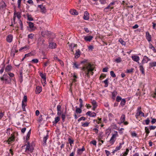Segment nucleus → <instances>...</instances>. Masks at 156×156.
<instances>
[{
  "label": "nucleus",
  "mask_w": 156,
  "mask_h": 156,
  "mask_svg": "<svg viewBox=\"0 0 156 156\" xmlns=\"http://www.w3.org/2000/svg\"><path fill=\"white\" fill-rule=\"evenodd\" d=\"M80 63L83 64L81 69L83 76L85 77H87L89 78V73H91L92 75H93L94 73L93 72L94 69V65L88 62V60L86 59H84L81 61Z\"/></svg>",
  "instance_id": "1"
},
{
  "label": "nucleus",
  "mask_w": 156,
  "mask_h": 156,
  "mask_svg": "<svg viewBox=\"0 0 156 156\" xmlns=\"http://www.w3.org/2000/svg\"><path fill=\"white\" fill-rule=\"evenodd\" d=\"M26 146L25 152L27 154H30L32 153L34 150V148L32 145H30L29 142L28 141H26L25 145L23 147Z\"/></svg>",
  "instance_id": "2"
},
{
  "label": "nucleus",
  "mask_w": 156,
  "mask_h": 156,
  "mask_svg": "<svg viewBox=\"0 0 156 156\" xmlns=\"http://www.w3.org/2000/svg\"><path fill=\"white\" fill-rule=\"evenodd\" d=\"M41 34L42 36L43 37L48 38H49L51 37L53 38H55V37L54 34L51 33L50 31L46 30L42 31L41 32Z\"/></svg>",
  "instance_id": "3"
},
{
  "label": "nucleus",
  "mask_w": 156,
  "mask_h": 156,
  "mask_svg": "<svg viewBox=\"0 0 156 156\" xmlns=\"http://www.w3.org/2000/svg\"><path fill=\"white\" fill-rule=\"evenodd\" d=\"M54 38L51 37L48 39V48L50 49H55L57 47V44L56 43L53 41Z\"/></svg>",
  "instance_id": "4"
},
{
  "label": "nucleus",
  "mask_w": 156,
  "mask_h": 156,
  "mask_svg": "<svg viewBox=\"0 0 156 156\" xmlns=\"http://www.w3.org/2000/svg\"><path fill=\"white\" fill-rule=\"evenodd\" d=\"M114 133V134H112V136L109 141L110 143L111 144V145L113 144L116 140V138L119 136L117 131H115Z\"/></svg>",
  "instance_id": "5"
},
{
  "label": "nucleus",
  "mask_w": 156,
  "mask_h": 156,
  "mask_svg": "<svg viewBox=\"0 0 156 156\" xmlns=\"http://www.w3.org/2000/svg\"><path fill=\"white\" fill-rule=\"evenodd\" d=\"M115 4V2H113L110 3L106 7H105L104 9V11L105 12H108L110 11V9L111 5H113Z\"/></svg>",
  "instance_id": "6"
},
{
  "label": "nucleus",
  "mask_w": 156,
  "mask_h": 156,
  "mask_svg": "<svg viewBox=\"0 0 156 156\" xmlns=\"http://www.w3.org/2000/svg\"><path fill=\"white\" fill-rule=\"evenodd\" d=\"M84 39L86 42H90L93 38V37L92 35L84 36Z\"/></svg>",
  "instance_id": "7"
},
{
  "label": "nucleus",
  "mask_w": 156,
  "mask_h": 156,
  "mask_svg": "<svg viewBox=\"0 0 156 156\" xmlns=\"http://www.w3.org/2000/svg\"><path fill=\"white\" fill-rule=\"evenodd\" d=\"M131 58L135 62H137L138 64L140 63L139 62V61L140 60V57L139 56L134 55L132 56Z\"/></svg>",
  "instance_id": "8"
},
{
  "label": "nucleus",
  "mask_w": 156,
  "mask_h": 156,
  "mask_svg": "<svg viewBox=\"0 0 156 156\" xmlns=\"http://www.w3.org/2000/svg\"><path fill=\"white\" fill-rule=\"evenodd\" d=\"M151 59L149 58L146 56L145 55L144 56L143 58L142 61L141 63L144 64L145 63H147L148 62L151 61Z\"/></svg>",
  "instance_id": "9"
},
{
  "label": "nucleus",
  "mask_w": 156,
  "mask_h": 156,
  "mask_svg": "<svg viewBox=\"0 0 156 156\" xmlns=\"http://www.w3.org/2000/svg\"><path fill=\"white\" fill-rule=\"evenodd\" d=\"M145 37H146V39L147 40V41L149 42H150V41H151V35L150 34L149 32L147 31L146 32Z\"/></svg>",
  "instance_id": "10"
},
{
  "label": "nucleus",
  "mask_w": 156,
  "mask_h": 156,
  "mask_svg": "<svg viewBox=\"0 0 156 156\" xmlns=\"http://www.w3.org/2000/svg\"><path fill=\"white\" fill-rule=\"evenodd\" d=\"M38 7L40 9L41 12L43 13H45L46 11V9L44 6L42 5H38Z\"/></svg>",
  "instance_id": "11"
},
{
  "label": "nucleus",
  "mask_w": 156,
  "mask_h": 156,
  "mask_svg": "<svg viewBox=\"0 0 156 156\" xmlns=\"http://www.w3.org/2000/svg\"><path fill=\"white\" fill-rule=\"evenodd\" d=\"M140 116L143 117L144 116V113L141 111H140L137 112L135 115V117L137 119H138V117Z\"/></svg>",
  "instance_id": "12"
},
{
  "label": "nucleus",
  "mask_w": 156,
  "mask_h": 156,
  "mask_svg": "<svg viewBox=\"0 0 156 156\" xmlns=\"http://www.w3.org/2000/svg\"><path fill=\"white\" fill-rule=\"evenodd\" d=\"M87 115H88L90 117H94L96 115V113L94 112H92L91 111H88L86 113Z\"/></svg>",
  "instance_id": "13"
},
{
  "label": "nucleus",
  "mask_w": 156,
  "mask_h": 156,
  "mask_svg": "<svg viewBox=\"0 0 156 156\" xmlns=\"http://www.w3.org/2000/svg\"><path fill=\"white\" fill-rule=\"evenodd\" d=\"M42 91V87L39 86H37L35 90V92L36 94H40Z\"/></svg>",
  "instance_id": "14"
},
{
  "label": "nucleus",
  "mask_w": 156,
  "mask_h": 156,
  "mask_svg": "<svg viewBox=\"0 0 156 156\" xmlns=\"http://www.w3.org/2000/svg\"><path fill=\"white\" fill-rule=\"evenodd\" d=\"M89 14L88 12L87 11H85L83 16V19L85 20H88L89 19Z\"/></svg>",
  "instance_id": "15"
},
{
  "label": "nucleus",
  "mask_w": 156,
  "mask_h": 156,
  "mask_svg": "<svg viewBox=\"0 0 156 156\" xmlns=\"http://www.w3.org/2000/svg\"><path fill=\"white\" fill-rule=\"evenodd\" d=\"M143 64H142V63H139V68H140V70L141 72L143 74H145V72H144V68L143 65Z\"/></svg>",
  "instance_id": "16"
},
{
  "label": "nucleus",
  "mask_w": 156,
  "mask_h": 156,
  "mask_svg": "<svg viewBox=\"0 0 156 156\" xmlns=\"http://www.w3.org/2000/svg\"><path fill=\"white\" fill-rule=\"evenodd\" d=\"M6 5L3 1H1L0 2V9H3L5 8Z\"/></svg>",
  "instance_id": "17"
},
{
  "label": "nucleus",
  "mask_w": 156,
  "mask_h": 156,
  "mask_svg": "<svg viewBox=\"0 0 156 156\" xmlns=\"http://www.w3.org/2000/svg\"><path fill=\"white\" fill-rule=\"evenodd\" d=\"M85 150V149L84 148V146H83L81 149H78L77 151V154L79 155H81L83 153V151H84Z\"/></svg>",
  "instance_id": "18"
},
{
  "label": "nucleus",
  "mask_w": 156,
  "mask_h": 156,
  "mask_svg": "<svg viewBox=\"0 0 156 156\" xmlns=\"http://www.w3.org/2000/svg\"><path fill=\"white\" fill-rule=\"evenodd\" d=\"M16 135V133H14L10 135V144L12 143V142L14 141L15 136Z\"/></svg>",
  "instance_id": "19"
},
{
  "label": "nucleus",
  "mask_w": 156,
  "mask_h": 156,
  "mask_svg": "<svg viewBox=\"0 0 156 156\" xmlns=\"http://www.w3.org/2000/svg\"><path fill=\"white\" fill-rule=\"evenodd\" d=\"M70 13L73 15H77L78 14V12L76 10L71 9L70 10Z\"/></svg>",
  "instance_id": "20"
},
{
  "label": "nucleus",
  "mask_w": 156,
  "mask_h": 156,
  "mask_svg": "<svg viewBox=\"0 0 156 156\" xmlns=\"http://www.w3.org/2000/svg\"><path fill=\"white\" fill-rule=\"evenodd\" d=\"M124 144V142L123 141L122 143H120L119 144V145L118 146L116 147L115 149V151H118L122 147V145Z\"/></svg>",
  "instance_id": "21"
},
{
  "label": "nucleus",
  "mask_w": 156,
  "mask_h": 156,
  "mask_svg": "<svg viewBox=\"0 0 156 156\" xmlns=\"http://www.w3.org/2000/svg\"><path fill=\"white\" fill-rule=\"evenodd\" d=\"M148 47L149 48L151 49L154 53H156V50L155 49L154 47L153 46L151 43H149V44L148 45Z\"/></svg>",
  "instance_id": "22"
},
{
  "label": "nucleus",
  "mask_w": 156,
  "mask_h": 156,
  "mask_svg": "<svg viewBox=\"0 0 156 156\" xmlns=\"http://www.w3.org/2000/svg\"><path fill=\"white\" fill-rule=\"evenodd\" d=\"M60 118L58 116L55 117V121L52 122L53 125L56 126V124L60 120Z\"/></svg>",
  "instance_id": "23"
},
{
  "label": "nucleus",
  "mask_w": 156,
  "mask_h": 156,
  "mask_svg": "<svg viewBox=\"0 0 156 156\" xmlns=\"http://www.w3.org/2000/svg\"><path fill=\"white\" fill-rule=\"evenodd\" d=\"M29 26L30 27L31 29L32 30H35L36 28L34 27V23L32 22H30L28 23Z\"/></svg>",
  "instance_id": "24"
},
{
  "label": "nucleus",
  "mask_w": 156,
  "mask_h": 156,
  "mask_svg": "<svg viewBox=\"0 0 156 156\" xmlns=\"http://www.w3.org/2000/svg\"><path fill=\"white\" fill-rule=\"evenodd\" d=\"M9 78V77L7 75L4 74L2 77H0V79L2 80H5V81H7Z\"/></svg>",
  "instance_id": "25"
},
{
  "label": "nucleus",
  "mask_w": 156,
  "mask_h": 156,
  "mask_svg": "<svg viewBox=\"0 0 156 156\" xmlns=\"http://www.w3.org/2000/svg\"><path fill=\"white\" fill-rule=\"evenodd\" d=\"M117 94V92L116 90H114L112 92V98L115 100V96Z\"/></svg>",
  "instance_id": "26"
},
{
  "label": "nucleus",
  "mask_w": 156,
  "mask_h": 156,
  "mask_svg": "<svg viewBox=\"0 0 156 156\" xmlns=\"http://www.w3.org/2000/svg\"><path fill=\"white\" fill-rule=\"evenodd\" d=\"M80 51L79 49H78L76 51V52L75 53V57L76 58H78L80 56Z\"/></svg>",
  "instance_id": "27"
},
{
  "label": "nucleus",
  "mask_w": 156,
  "mask_h": 156,
  "mask_svg": "<svg viewBox=\"0 0 156 156\" xmlns=\"http://www.w3.org/2000/svg\"><path fill=\"white\" fill-rule=\"evenodd\" d=\"M126 119V116L124 114H122L120 118V121L121 123H123Z\"/></svg>",
  "instance_id": "28"
},
{
  "label": "nucleus",
  "mask_w": 156,
  "mask_h": 156,
  "mask_svg": "<svg viewBox=\"0 0 156 156\" xmlns=\"http://www.w3.org/2000/svg\"><path fill=\"white\" fill-rule=\"evenodd\" d=\"M40 76L42 79V80H45L46 79V74H44L42 73H40Z\"/></svg>",
  "instance_id": "29"
},
{
  "label": "nucleus",
  "mask_w": 156,
  "mask_h": 156,
  "mask_svg": "<svg viewBox=\"0 0 156 156\" xmlns=\"http://www.w3.org/2000/svg\"><path fill=\"white\" fill-rule=\"evenodd\" d=\"M80 66V64L78 63L77 62H75L73 64V67L76 69H78Z\"/></svg>",
  "instance_id": "30"
},
{
  "label": "nucleus",
  "mask_w": 156,
  "mask_h": 156,
  "mask_svg": "<svg viewBox=\"0 0 156 156\" xmlns=\"http://www.w3.org/2000/svg\"><path fill=\"white\" fill-rule=\"evenodd\" d=\"M126 101L125 99L123 98L121 101L120 105L122 107L124 106L126 104Z\"/></svg>",
  "instance_id": "31"
},
{
  "label": "nucleus",
  "mask_w": 156,
  "mask_h": 156,
  "mask_svg": "<svg viewBox=\"0 0 156 156\" xmlns=\"http://www.w3.org/2000/svg\"><path fill=\"white\" fill-rule=\"evenodd\" d=\"M76 113L77 114H80L82 112V110L80 108H78L77 106L76 107Z\"/></svg>",
  "instance_id": "32"
},
{
  "label": "nucleus",
  "mask_w": 156,
  "mask_h": 156,
  "mask_svg": "<svg viewBox=\"0 0 156 156\" xmlns=\"http://www.w3.org/2000/svg\"><path fill=\"white\" fill-rule=\"evenodd\" d=\"M150 67L151 68L153 67L156 66V62H150L149 63Z\"/></svg>",
  "instance_id": "33"
},
{
  "label": "nucleus",
  "mask_w": 156,
  "mask_h": 156,
  "mask_svg": "<svg viewBox=\"0 0 156 156\" xmlns=\"http://www.w3.org/2000/svg\"><path fill=\"white\" fill-rule=\"evenodd\" d=\"M28 49V46L26 45L23 47H21L20 49V51H26Z\"/></svg>",
  "instance_id": "34"
},
{
  "label": "nucleus",
  "mask_w": 156,
  "mask_h": 156,
  "mask_svg": "<svg viewBox=\"0 0 156 156\" xmlns=\"http://www.w3.org/2000/svg\"><path fill=\"white\" fill-rule=\"evenodd\" d=\"M108 79L107 78L104 81H103V82L105 84V85L104 86V87H107L108 86Z\"/></svg>",
  "instance_id": "35"
},
{
  "label": "nucleus",
  "mask_w": 156,
  "mask_h": 156,
  "mask_svg": "<svg viewBox=\"0 0 156 156\" xmlns=\"http://www.w3.org/2000/svg\"><path fill=\"white\" fill-rule=\"evenodd\" d=\"M49 137L48 135L47 134L46 136H44L43 138V141L44 143L45 144V145L46 144V142L47 139Z\"/></svg>",
  "instance_id": "36"
},
{
  "label": "nucleus",
  "mask_w": 156,
  "mask_h": 156,
  "mask_svg": "<svg viewBox=\"0 0 156 156\" xmlns=\"http://www.w3.org/2000/svg\"><path fill=\"white\" fill-rule=\"evenodd\" d=\"M5 71L7 72L8 75L10 76V72L9 71H10V65H8L5 69Z\"/></svg>",
  "instance_id": "37"
},
{
  "label": "nucleus",
  "mask_w": 156,
  "mask_h": 156,
  "mask_svg": "<svg viewBox=\"0 0 156 156\" xmlns=\"http://www.w3.org/2000/svg\"><path fill=\"white\" fill-rule=\"evenodd\" d=\"M144 122H145V123H144V122H143V124H146L147 125H148L150 123V120H149V118H148L146 120H144Z\"/></svg>",
  "instance_id": "38"
},
{
  "label": "nucleus",
  "mask_w": 156,
  "mask_h": 156,
  "mask_svg": "<svg viewBox=\"0 0 156 156\" xmlns=\"http://www.w3.org/2000/svg\"><path fill=\"white\" fill-rule=\"evenodd\" d=\"M119 41L122 45H126V42L122 38H120L119 40Z\"/></svg>",
  "instance_id": "39"
},
{
  "label": "nucleus",
  "mask_w": 156,
  "mask_h": 156,
  "mask_svg": "<svg viewBox=\"0 0 156 156\" xmlns=\"http://www.w3.org/2000/svg\"><path fill=\"white\" fill-rule=\"evenodd\" d=\"M16 16H17V18L18 19H20V18L21 17L20 15V14H18V13H14V17L13 18V20H15V18Z\"/></svg>",
  "instance_id": "40"
},
{
  "label": "nucleus",
  "mask_w": 156,
  "mask_h": 156,
  "mask_svg": "<svg viewBox=\"0 0 156 156\" xmlns=\"http://www.w3.org/2000/svg\"><path fill=\"white\" fill-rule=\"evenodd\" d=\"M19 81L20 83L22 82L23 81V76L22 73H20V77L19 79Z\"/></svg>",
  "instance_id": "41"
},
{
  "label": "nucleus",
  "mask_w": 156,
  "mask_h": 156,
  "mask_svg": "<svg viewBox=\"0 0 156 156\" xmlns=\"http://www.w3.org/2000/svg\"><path fill=\"white\" fill-rule=\"evenodd\" d=\"M129 151V149L128 148L126 149V151L123 153V155H121V156H126L128 154Z\"/></svg>",
  "instance_id": "42"
},
{
  "label": "nucleus",
  "mask_w": 156,
  "mask_h": 156,
  "mask_svg": "<svg viewBox=\"0 0 156 156\" xmlns=\"http://www.w3.org/2000/svg\"><path fill=\"white\" fill-rule=\"evenodd\" d=\"M27 100V97L26 96H24L22 101V103L23 102L24 104H27L26 102Z\"/></svg>",
  "instance_id": "43"
},
{
  "label": "nucleus",
  "mask_w": 156,
  "mask_h": 156,
  "mask_svg": "<svg viewBox=\"0 0 156 156\" xmlns=\"http://www.w3.org/2000/svg\"><path fill=\"white\" fill-rule=\"evenodd\" d=\"M34 34H29L28 36V39H32L33 38Z\"/></svg>",
  "instance_id": "44"
},
{
  "label": "nucleus",
  "mask_w": 156,
  "mask_h": 156,
  "mask_svg": "<svg viewBox=\"0 0 156 156\" xmlns=\"http://www.w3.org/2000/svg\"><path fill=\"white\" fill-rule=\"evenodd\" d=\"M89 123L86 122L82 124V126L83 127H87L89 126Z\"/></svg>",
  "instance_id": "45"
},
{
  "label": "nucleus",
  "mask_w": 156,
  "mask_h": 156,
  "mask_svg": "<svg viewBox=\"0 0 156 156\" xmlns=\"http://www.w3.org/2000/svg\"><path fill=\"white\" fill-rule=\"evenodd\" d=\"M115 61L117 63H119L120 62H121L122 61L121 58L120 57H119L118 58H116Z\"/></svg>",
  "instance_id": "46"
},
{
  "label": "nucleus",
  "mask_w": 156,
  "mask_h": 156,
  "mask_svg": "<svg viewBox=\"0 0 156 156\" xmlns=\"http://www.w3.org/2000/svg\"><path fill=\"white\" fill-rule=\"evenodd\" d=\"M27 104H24L23 103H22V108L23 111L26 112L25 107L26 106Z\"/></svg>",
  "instance_id": "47"
},
{
  "label": "nucleus",
  "mask_w": 156,
  "mask_h": 156,
  "mask_svg": "<svg viewBox=\"0 0 156 156\" xmlns=\"http://www.w3.org/2000/svg\"><path fill=\"white\" fill-rule=\"evenodd\" d=\"M19 24L20 28L21 30H23V24L21 20H19Z\"/></svg>",
  "instance_id": "48"
},
{
  "label": "nucleus",
  "mask_w": 156,
  "mask_h": 156,
  "mask_svg": "<svg viewBox=\"0 0 156 156\" xmlns=\"http://www.w3.org/2000/svg\"><path fill=\"white\" fill-rule=\"evenodd\" d=\"M30 133H31V130L30 129L28 133H27V136L26 137V141H28V140H29V139L30 138Z\"/></svg>",
  "instance_id": "49"
},
{
  "label": "nucleus",
  "mask_w": 156,
  "mask_h": 156,
  "mask_svg": "<svg viewBox=\"0 0 156 156\" xmlns=\"http://www.w3.org/2000/svg\"><path fill=\"white\" fill-rule=\"evenodd\" d=\"M22 0H18L17 1V4H18V8L20 9L21 8V3Z\"/></svg>",
  "instance_id": "50"
},
{
  "label": "nucleus",
  "mask_w": 156,
  "mask_h": 156,
  "mask_svg": "<svg viewBox=\"0 0 156 156\" xmlns=\"http://www.w3.org/2000/svg\"><path fill=\"white\" fill-rule=\"evenodd\" d=\"M122 98L119 96H117L116 97V100L117 102H119L120 101L122 100Z\"/></svg>",
  "instance_id": "51"
},
{
  "label": "nucleus",
  "mask_w": 156,
  "mask_h": 156,
  "mask_svg": "<svg viewBox=\"0 0 156 156\" xmlns=\"http://www.w3.org/2000/svg\"><path fill=\"white\" fill-rule=\"evenodd\" d=\"M106 77V75L104 74H101L99 77V79L101 80Z\"/></svg>",
  "instance_id": "52"
},
{
  "label": "nucleus",
  "mask_w": 156,
  "mask_h": 156,
  "mask_svg": "<svg viewBox=\"0 0 156 156\" xmlns=\"http://www.w3.org/2000/svg\"><path fill=\"white\" fill-rule=\"evenodd\" d=\"M133 70L134 69L133 68H132L130 69H127L126 70V73H132L133 72Z\"/></svg>",
  "instance_id": "53"
},
{
  "label": "nucleus",
  "mask_w": 156,
  "mask_h": 156,
  "mask_svg": "<svg viewBox=\"0 0 156 156\" xmlns=\"http://www.w3.org/2000/svg\"><path fill=\"white\" fill-rule=\"evenodd\" d=\"M110 75L113 77H116L115 74L114 73L113 71H111L110 72Z\"/></svg>",
  "instance_id": "54"
},
{
  "label": "nucleus",
  "mask_w": 156,
  "mask_h": 156,
  "mask_svg": "<svg viewBox=\"0 0 156 156\" xmlns=\"http://www.w3.org/2000/svg\"><path fill=\"white\" fill-rule=\"evenodd\" d=\"M28 20L29 21H33V18L31 16L28 15L27 16Z\"/></svg>",
  "instance_id": "55"
},
{
  "label": "nucleus",
  "mask_w": 156,
  "mask_h": 156,
  "mask_svg": "<svg viewBox=\"0 0 156 156\" xmlns=\"http://www.w3.org/2000/svg\"><path fill=\"white\" fill-rule=\"evenodd\" d=\"M31 62L33 63H37L38 62V60L37 59H34L32 60Z\"/></svg>",
  "instance_id": "56"
},
{
  "label": "nucleus",
  "mask_w": 156,
  "mask_h": 156,
  "mask_svg": "<svg viewBox=\"0 0 156 156\" xmlns=\"http://www.w3.org/2000/svg\"><path fill=\"white\" fill-rule=\"evenodd\" d=\"M69 143L70 145L73 144L74 140H72L71 138L68 139Z\"/></svg>",
  "instance_id": "57"
},
{
  "label": "nucleus",
  "mask_w": 156,
  "mask_h": 156,
  "mask_svg": "<svg viewBox=\"0 0 156 156\" xmlns=\"http://www.w3.org/2000/svg\"><path fill=\"white\" fill-rule=\"evenodd\" d=\"M62 120L63 122L65 121V119L66 118V115L65 114H62Z\"/></svg>",
  "instance_id": "58"
},
{
  "label": "nucleus",
  "mask_w": 156,
  "mask_h": 156,
  "mask_svg": "<svg viewBox=\"0 0 156 156\" xmlns=\"http://www.w3.org/2000/svg\"><path fill=\"white\" fill-rule=\"evenodd\" d=\"M145 130L146 133H150L149 129L148 128V127H145Z\"/></svg>",
  "instance_id": "59"
},
{
  "label": "nucleus",
  "mask_w": 156,
  "mask_h": 156,
  "mask_svg": "<svg viewBox=\"0 0 156 156\" xmlns=\"http://www.w3.org/2000/svg\"><path fill=\"white\" fill-rule=\"evenodd\" d=\"M57 111H61V110L62 109V107L61 105H58L57 106Z\"/></svg>",
  "instance_id": "60"
},
{
  "label": "nucleus",
  "mask_w": 156,
  "mask_h": 156,
  "mask_svg": "<svg viewBox=\"0 0 156 156\" xmlns=\"http://www.w3.org/2000/svg\"><path fill=\"white\" fill-rule=\"evenodd\" d=\"M41 82L43 86H44L46 83V79H45V80H41Z\"/></svg>",
  "instance_id": "61"
},
{
  "label": "nucleus",
  "mask_w": 156,
  "mask_h": 156,
  "mask_svg": "<svg viewBox=\"0 0 156 156\" xmlns=\"http://www.w3.org/2000/svg\"><path fill=\"white\" fill-rule=\"evenodd\" d=\"M50 63V61L49 60L47 61L46 62L44 63V66L45 67L47 66V65L48 64H49Z\"/></svg>",
  "instance_id": "62"
},
{
  "label": "nucleus",
  "mask_w": 156,
  "mask_h": 156,
  "mask_svg": "<svg viewBox=\"0 0 156 156\" xmlns=\"http://www.w3.org/2000/svg\"><path fill=\"white\" fill-rule=\"evenodd\" d=\"M9 154H10V149H8L7 150L6 153L5 154L6 156H10Z\"/></svg>",
  "instance_id": "63"
},
{
  "label": "nucleus",
  "mask_w": 156,
  "mask_h": 156,
  "mask_svg": "<svg viewBox=\"0 0 156 156\" xmlns=\"http://www.w3.org/2000/svg\"><path fill=\"white\" fill-rule=\"evenodd\" d=\"M152 119V120L151 121V123L152 124H153L155 123L156 122V119H153L152 118H151Z\"/></svg>",
  "instance_id": "64"
}]
</instances>
